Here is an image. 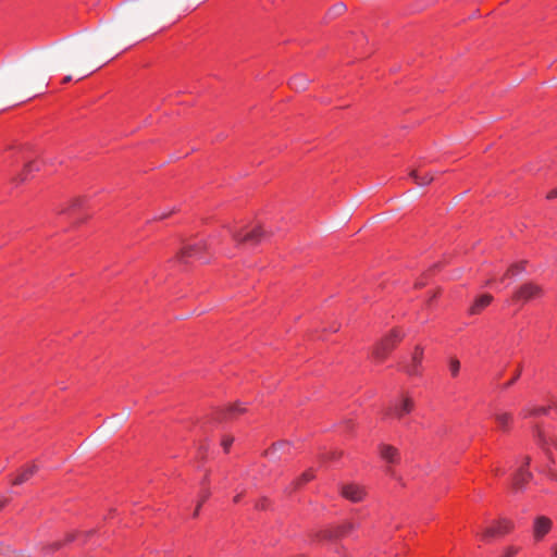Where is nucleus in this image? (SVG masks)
Returning <instances> with one entry per match:
<instances>
[{"label":"nucleus","instance_id":"1","mask_svg":"<svg viewBox=\"0 0 557 557\" xmlns=\"http://www.w3.org/2000/svg\"><path fill=\"white\" fill-rule=\"evenodd\" d=\"M228 233L236 243L248 245H255L259 243L264 235V232L260 226H256L248 232H245L242 228L230 227Z\"/></svg>","mask_w":557,"mask_h":557},{"label":"nucleus","instance_id":"2","mask_svg":"<svg viewBox=\"0 0 557 557\" xmlns=\"http://www.w3.org/2000/svg\"><path fill=\"white\" fill-rule=\"evenodd\" d=\"M401 338L399 331H393L389 335L381 341L374 349V357L382 361L385 359L387 354L392 351L395 347L396 343H398Z\"/></svg>","mask_w":557,"mask_h":557},{"label":"nucleus","instance_id":"3","mask_svg":"<svg viewBox=\"0 0 557 557\" xmlns=\"http://www.w3.org/2000/svg\"><path fill=\"white\" fill-rule=\"evenodd\" d=\"M522 271H524V262L512 264L502 277L498 278L496 275H493L488 280L487 284L493 288L500 290L509 284V282H506L507 278H512Z\"/></svg>","mask_w":557,"mask_h":557},{"label":"nucleus","instance_id":"4","mask_svg":"<svg viewBox=\"0 0 557 557\" xmlns=\"http://www.w3.org/2000/svg\"><path fill=\"white\" fill-rule=\"evenodd\" d=\"M412 409V401L409 397L404 396L398 400H395L386 410V418H398L400 419L405 414L409 413Z\"/></svg>","mask_w":557,"mask_h":557},{"label":"nucleus","instance_id":"5","mask_svg":"<svg viewBox=\"0 0 557 557\" xmlns=\"http://www.w3.org/2000/svg\"><path fill=\"white\" fill-rule=\"evenodd\" d=\"M207 249V244L202 242L195 243L193 245L185 246L180 255V259L183 262H187L188 259L195 258L201 261H206L207 259L203 256V252Z\"/></svg>","mask_w":557,"mask_h":557},{"label":"nucleus","instance_id":"6","mask_svg":"<svg viewBox=\"0 0 557 557\" xmlns=\"http://www.w3.org/2000/svg\"><path fill=\"white\" fill-rule=\"evenodd\" d=\"M542 290L539 286L533 284H524L521 288L515 294L513 301L517 302H525L528 300L540 297Z\"/></svg>","mask_w":557,"mask_h":557},{"label":"nucleus","instance_id":"7","mask_svg":"<svg viewBox=\"0 0 557 557\" xmlns=\"http://www.w3.org/2000/svg\"><path fill=\"white\" fill-rule=\"evenodd\" d=\"M529 462V458L524 457L522 459V463L519 466L512 478V484L517 490L522 488L523 485L531 479V473L528 470Z\"/></svg>","mask_w":557,"mask_h":557},{"label":"nucleus","instance_id":"8","mask_svg":"<svg viewBox=\"0 0 557 557\" xmlns=\"http://www.w3.org/2000/svg\"><path fill=\"white\" fill-rule=\"evenodd\" d=\"M511 522L508 520H502L488 528H486L482 534L484 540H488L494 536H499L508 533L511 530Z\"/></svg>","mask_w":557,"mask_h":557},{"label":"nucleus","instance_id":"9","mask_svg":"<svg viewBox=\"0 0 557 557\" xmlns=\"http://www.w3.org/2000/svg\"><path fill=\"white\" fill-rule=\"evenodd\" d=\"M552 520L545 516H540L534 520L533 535L536 541H541L552 529Z\"/></svg>","mask_w":557,"mask_h":557},{"label":"nucleus","instance_id":"10","mask_svg":"<svg viewBox=\"0 0 557 557\" xmlns=\"http://www.w3.org/2000/svg\"><path fill=\"white\" fill-rule=\"evenodd\" d=\"M364 490L363 487L357 485V484H347L342 487V495L351 500V502H360L364 497Z\"/></svg>","mask_w":557,"mask_h":557},{"label":"nucleus","instance_id":"11","mask_svg":"<svg viewBox=\"0 0 557 557\" xmlns=\"http://www.w3.org/2000/svg\"><path fill=\"white\" fill-rule=\"evenodd\" d=\"M352 528H354V525L351 523H349V522L344 523L343 525H338L331 530H326L324 532V537L332 540V541L344 537L351 532Z\"/></svg>","mask_w":557,"mask_h":557},{"label":"nucleus","instance_id":"12","mask_svg":"<svg viewBox=\"0 0 557 557\" xmlns=\"http://www.w3.org/2000/svg\"><path fill=\"white\" fill-rule=\"evenodd\" d=\"M423 351L419 347L416 348L411 356V360L408 364L404 366L406 372L410 375H417L419 373V367L422 362Z\"/></svg>","mask_w":557,"mask_h":557},{"label":"nucleus","instance_id":"13","mask_svg":"<svg viewBox=\"0 0 557 557\" xmlns=\"http://www.w3.org/2000/svg\"><path fill=\"white\" fill-rule=\"evenodd\" d=\"M246 408L242 404L231 405L220 412V418L230 420L236 418L238 414L245 412Z\"/></svg>","mask_w":557,"mask_h":557},{"label":"nucleus","instance_id":"14","mask_svg":"<svg viewBox=\"0 0 557 557\" xmlns=\"http://www.w3.org/2000/svg\"><path fill=\"white\" fill-rule=\"evenodd\" d=\"M410 176L414 183L420 186L428 185L433 181V175L430 172H424L422 170H413L410 173Z\"/></svg>","mask_w":557,"mask_h":557},{"label":"nucleus","instance_id":"15","mask_svg":"<svg viewBox=\"0 0 557 557\" xmlns=\"http://www.w3.org/2000/svg\"><path fill=\"white\" fill-rule=\"evenodd\" d=\"M380 454H381V457L389 463L397 462V460L399 458L398 450L389 445H382L381 449H380Z\"/></svg>","mask_w":557,"mask_h":557},{"label":"nucleus","instance_id":"16","mask_svg":"<svg viewBox=\"0 0 557 557\" xmlns=\"http://www.w3.org/2000/svg\"><path fill=\"white\" fill-rule=\"evenodd\" d=\"M492 299L493 298L491 295H482V296L478 297L475 299L474 304L470 308V313L478 314L479 312H481V310H483L485 307H487L491 304Z\"/></svg>","mask_w":557,"mask_h":557},{"label":"nucleus","instance_id":"17","mask_svg":"<svg viewBox=\"0 0 557 557\" xmlns=\"http://www.w3.org/2000/svg\"><path fill=\"white\" fill-rule=\"evenodd\" d=\"M308 84H309L308 78L302 74L296 75L293 78H290V81H289L290 88H293L297 91L305 90L307 88Z\"/></svg>","mask_w":557,"mask_h":557},{"label":"nucleus","instance_id":"18","mask_svg":"<svg viewBox=\"0 0 557 557\" xmlns=\"http://www.w3.org/2000/svg\"><path fill=\"white\" fill-rule=\"evenodd\" d=\"M37 470L36 465L25 468L14 480V484L18 485L26 482Z\"/></svg>","mask_w":557,"mask_h":557},{"label":"nucleus","instance_id":"19","mask_svg":"<svg viewBox=\"0 0 557 557\" xmlns=\"http://www.w3.org/2000/svg\"><path fill=\"white\" fill-rule=\"evenodd\" d=\"M511 416L506 412L496 413L495 420L498 428L503 431H506L511 422Z\"/></svg>","mask_w":557,"mask_h":557},{"label":"nucleus","instance_id":"20","mask_svg":"<svg viewBox=\"0 0 557 557\" xmlns=\"http://www.w3.org/2000/svg\"><path fill=\"white\" fill-rule=\"evenodd\" d=\"M39 168L35 162H28L25 164L23 173L18 176V182H24L27 180V175L33 171H38Z\"/></svg>","mask_w":557,"mask_h":557},{"label":"nucleus","instance_id":"21","mask_svg":"<svg viewBox=\"0 0 557 557\" xmlns=\"http://www.w3.org/2000/svg\"><path fill=\"white\" fill-rule=\"evenodd\" d=\"M10 156L14 158L15 162L25 161L27 158L24 148L14 149L10 152Z\"/></svg>","mask_w":557,"mask_h":557},{"label":"nucleus","instance_id":"22","mask_svg":"<svg viewBox=\"0 0 557 557\" xmlns=\"http://www.w3.org/2000/svg\"><path fill=\"white\" fill-rule=\"evenodd\" d=\"M313 479V473L311 470H308L301 474V476L296 481V487H299L307 482L311 481Z\"/></svg>","mask_w":557,"mask_h":557},{"label":"nucleus","instance_id":"23","mask_svg":"<svg viewBox=\"0 0 557 557\" xmlns=\"http://www.w3.org/2000/svg\"><path fill=\"white\" fill-rule=\"evenodd\" d=\"M460 370V362L457 359H451L449 362V371L453 376H457Z\"/></svg>","mask_w":557,"mask_h":557},{"label":"nucleus","instance_id":"24","mask_svg":"<svg viewBox=\"0 0 557 557\" xmlns=\"http://www.w3.org/2000/svg\"><path fill=\"white\" fill-rule=\"evenodd\" d=\"M549 410H550V408L539 406V407L533 408L531 410L530 414H532V416H543V414H547Z\"/></svg>","mask_w":557,"mask_h":557},{"label":"nucleus","instance_id":"25","mask_svg":"<svg viewBox=\"0 0 557 557\" xmlns=\"http://www.w3.org/2000/svg\"><path fill=\"white\" fill-rule=\"evenodd\" d=\"M233 441H234V438H233V437H231V436H225V437H223V440H222V442H221V445H222V447H223V449H224V451H225V453H227V451H228V449H230L231 445L233 444Z\"/></svg>","mask_w":557,"mask_h":557},{"label":"nucleus","instance_id":"26","mask_svg":"<svg viewBox=\"0 0 557 557\" xmlns=\"http://www.w3.org/2000/svg\"><path fill=\"white\" fill-rule=\"evenodd\" d=\"M517 552L518 550L515 547H509L502 557H513Z\"/></svg>","mask_w":557,"mask_h":557},{"label":"nucleus","instance_id":"27","mask_svg":"<svg viewBox=\"0 0 557 557\" xmlns=\"http://www.w3.org/2000/svg\"><path fill=\"white\" fill-rule=\"evenodd\" d=\"M334 10L336 11V13H341L345 10V4L344 3H338L334 7Z\"/></svg>","mask_w":557,"mask_h":557},{"label":"nucleus","instance_id":"28","mask_svg":"<svg viewBox=\"0 0 557 557\" xmlns=\"http://www.w3.org/2000/svg\"><path fill=\"white\" fill-rule=\"evenodd\" d=\"M554 198H557V188L556 189H553L552 191L548 193L547 195V199H554Z\"/></svg>","mask_w":557,"mask_h":557},{"label":"nucleus","instance_id":"29","mask_svg":"<svg viewBox=\"0 0 557 557\" xmlns=\"http://www.w3.org/2000/svg\"><path fill=\"white\" fill-rule=\"evenodd\" d=\"M168 215H169V213L163 212V213H161L160 215H156V216H154V219L163 220V219H165Z\"/></svg>","mask_w":557,"mask_h":557},{"label":"nucleus","instance_id":"30","mask_svg":"<svg viewBox=\"0 0 557 557\" xmlns=\"http://www.w3.org/2000/svg\"><path fill=\"white\" fill-rule=\"evenodd\" d=\"M519 377V373L516 374L508 383H507V386L513 384L516 382V380Z\"/></svg>","mask_w":557,"mask_h":557},{"label":"nucleus","instance_id":"31","mask_svg":"<svg viewBox=\"0 0 557 557\" xmlns=\"http://www.w3.org/2000/svg\"><path fill=\"white\" fill-rule=\"evenodd\" d=\"M209 496V493H206L202 495L201 503H203Z\"/></svg>","mask_w":557,"mask_h":557},{"label":"nucleus","instance_id":"32","mask_svg":"<svg viewBox=\"0 0 557 557\" xmlns=\"http://www.w3.org/2000/svg\"><path fill=\"white\" fill-rule=\"evenodd\" d=\"M3 506H4V503H2V502H1V503H0V509H1Z\"/></svg>","mask_w":557,"mask_h":557},{"label":"nucleus","instance_id":"33","mask_svg":"<svg viewBox=\"0 0 557 557\" xmlns=\"http://www.w3.org/2000/svg\"><path fill=\"white\" fill-rule=\"evenodd\" d=\"M555 556L557 557V548L555 549Z\"/></svg>","mask_w":557,"mask_h":557}]
</instances>
